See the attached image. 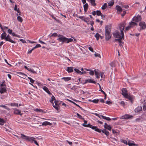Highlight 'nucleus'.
Wrapping results in <instances>:
<instances>
[{
    "label": "nucleus",
    "mask_w": 146,
    "mask_h": 146,
    "mask_svg": "<svg viewBox=\"0 0 146 146\" xmlns=\"http://www.w3.org/2000/svg\"><path fill=\"white\" fill-rule=\"evenodd\" d=\"M126 24L125 22H122L119 25V28L120 31V33L118 31H116L113 34V36L117 39H123L124 34L123 31L125 26Z\"/></svg>",
    "instance_id": "nucleus-1"
},
{
    "label": "nucleus",
    "mask_w": 146,
    "mask_h": 146,
    "mask_svg": "<svg viewBox=\"0 0 146 146\" xmlns=\"http://www.w3.org/2000/svg\"><path fill=\"white\" fill-rule=\"evenodd\" d=\"M58 36L59 38L57 39V40L60 42H62V44L64 43H68L70 42H72L73 41V39L71 38H68L64 36L63 35H59Z\"/></svg>",
    "instance_id": "nucleus-2"
},
{
    "label": "nucleus",
    "mask_w": 146,
    "mask_h": 146,
    "mask_svg": "<svg viewBox=\"0 0 146 146\" xmlns=\"http://www.w3.org/2000/svg\"><path fill=\"white\" fill-rule=\"evenodd\" d=\"M111 26L110 25H107L105 27V38L107 41L109 40L111 38Z\"/></svg>",
    "instance_id": "nucleus-3"
},
{
    "label": "nucleus",
    "mask_w": 146,
    "mask_h": 146,
    "mask_svg": "<svg viewBox=\"0 0 146 146\" xmlns=\"http://www.w3.org/2000/svg\"><path fill=\"white\" fill-rule=\"evenodd\" d=\"M140 27V30L145 29L146 28V25L144 21H141L139 24Z\"/></svg>",
    "instance_id": "nucleus-4"
},
{
    "label": "nucleus",
    "mask_w": 146,
    "mask_h": 146,
    "mask_svg": "<svg viewBox=\"0 0 146 146\" xmlns=\"http://www.w3.org/2000/svg\"><path fill=\"white\" fill-rule=\"evenodd\" d=\"M142 18L140 15H138L137 16H135L132 19L133 21L135 22H139L141 21V20Z\"/></svg>",
    "instance_id": "nucleus-5"
},
{
    "label": "nucleus",
    "mask_w": 146,
    "mask_h": 146,
    "mask_svg": "<svg viewBox=\"0 0 146 146\" xmlns=\"http://www.w3.org/2000/svg\"><path fill=\"white\" fill-rule=\"evenodd\" d=\"M14 111L13 113L14 114L16 115H23V113H21V111L19 110L17 108L13 109Z\"/></svg>",
    "instance_id": "nucleus-6"
},
{
    "label": "nucleus",
    "mask_w": 146,
    "mask_h": 146,
    "mask_svg": "<svg viewBox=\"0 0 146 146\" xmlns=\"http://www.w3.org/2000/svg\"><path fill=\"white\" fill-rule=\"evenodd\" d=\"M122 93L121 94L124 97L126 96H127L128 95L127 93V90L126 88H123L121 90Z\"/></svg>",
    "instance_id": "nucleus-7"
},
{
    "label": "nucleus",
    "mask_w": 146,
    "mask_h": 146,
    "mask_svg": "<svg viewBox=\"0 0 146 146\" xmlns=\"http://www.w3.org/2000/svg\"><path fill=\"white\" fill-rule=\"evenodd\" d=\"M82 125L85 127H89L90 128H91L93 130H95V129H96V126H92L89 123L88 125H86L85 124H83Z\"/></svg>",
    "instance_id": "nucleus-8"
},
{
    "label": "nucleus",
    "mask_w": 146,
    "mask_h": 146,
    "mask_svg": "<svg viewBox=\"0 0 146 146\" xmlns=\"http://www.w3.org/2000/svg\"><path fill=\"white\" fill-rule=\"evenodd\" d=\"M17 73L19 75V76L20 77H21L23 78H25L27 77V75L21 72H17Z\"/></svg>",
    "instance_id": "nucleus-9"
},
{
    "label": "nucleus",
    "mask_w": 146,
    "mask_h": 146,
    "mask_svg": "<svg viewBox=\"0 0 146 146\" xmlns=\"http://www.w3.org/2000/svg\"><path fill=\"white\" fill-rule=\"evenodd\" d=\"M128 145L129 146H138V144H136L134 143V142L133 141H131L129 140L128 141Z\"/></svg>",
    "instance_id": "nucleus-10"
},
{
    "label": "nucleus",
    "mask_w": 146,
    "mask_h": 146,
    "mask_svg": "<svg viewBox=\"0 0 146 146\" xmlns=\"http://www.w3.org/2000/svg\"><path fill=\"white\" fill-rule=\"evenodd\" d=\"M87 83H93L95 84L96 82L94 81L93 79H88L85 80L84 84H86Z\"/></svg>",
    "instance_id": "nucleus-11"
},
{
    "label": "nucleus",
    "mask_w": 146,
    "mask_h": 146,
    "mask_svg": "<svg viewBox=\"0 0 146 146\" xmlns=\"http://www.w3.org/2000/svg\"><path fill=\"white\" fill-rule=\"evenodd\" d=\"M96 15H97L99 16H100L101 17V18L103 19H104L105 15H104V17L103 18V15L102 14L101 12L100 11L97 10L96 11Z\"/></svg>",
    "instance_id": "nucleus-12"
},
{
    "label": "nucleus",
    "mask_w": 146,
    "mask_h": 146,
    "mask_svg": "<svg viewBox=\"0 0 146 146\" xmlns=\"http://www.w3.org/2000/svg\"><path fill=\"white\" fill-rule=\"evenodd\" d=\"M133 116L132 115H129L128 114H126L124 116H122L121 119H127L130 118L131 117H132Z\"/></svg>",
    "instance_id": "nucleus-13"
},
{
    "label": "nucleus",
    "mask_w": 146,
    "mask_h": 146,
    "mask_svg": "<svg viewBox=\"0 0 146 146\" xmlns=\"http://www.w3.org/2000/svg\"><path fill=\"white\" fill-rule=\"evenodd\" d=\"M125 98L128 99L129 100L131 103H133V96L127 95V96H126Z\"/></svg>",
    "instance_id": "nucleus-14"
},
{
    "label": "nucleus",
    "mask_w": 146,
    "mask_h": 146,
    "mask_svg": "<svg viewBox=\"0 0 146 146\" xmlns=\"http://www.w3.org/2000/svg\"><path fill=\"white\" fill-rule=\"evenodd\" d=\"M24 67L25 69L31 72L34 74H36V72L34 71L33 69L29 68L26 66H25Z\"/></svg>",
    "instance_id": "nucleus-15"
},
{
    "label": "nucleus",
    "mask_w": 146,
    "mask_h": 146,
    "mask_svg": "<svg viewBox=\"0 0 146 146\" xmlns=\"http://www.w3.org/2000/svg\"><path fill=\"white\" fill-rule=\"evenodd\" d=\"M7 91L6 89V87H1L0 88V93L1 94H3L4 93L6 92Z\"/></svg>",
    "instance_id": "nucleus-16"
},
{
    "label": "nucleus",
    "mask_w": 146,
    "mask_h": 146,
    "mask_svg": "<svg viewBox=\"0 0 146 146\" xmlns=\"http://www.w3.org/2000/svg\"><path fill=\"white\" fill-rule=\"evenodd\" d=\"M49 95L52 94L50 92L48 88L45 86H44L42 88Z\"/></svg>",
    "instance_id": "nucleus-17"
},
{
    "label": "nucleus",
    "mask_w": 146,
    "mask_h": 146,
    "mask_svg": "<svg viewBox=\"0 0 146 146\" xmlns=\"http://www.w3.org/2000/svg\"><path fill=\"white\" fill-rule=\"evenodd\" d=\"M122 39L120 40V39H115L114 40L115 41H118L119 43V46H123V42H122L121 40Z\"/></svg>",
    "instance_id": "nucleus-18"
},
{
    "label": "nucleus",
    "mask_w": 146,
    "mask_h": 146,
    "mask_svg": "<svg viewBox=\"0 0 146 146\" xmlns=\"http://www.w3.org/2000/svg\"><path fill=\"white\" fill-rule=\"evenodd\" d=\"M3 31L4 32L3 33H2L1 35V39H5V38H6V36H7V34L5 32H4L3 30Z\"/></svg>",
    "instance_id": "nucleus-19"
},
{
    "label": "nucleus",
    "mask_w": 146,
    "mask_h": 146,
    "mask_svg": "<svg viewBox=\"0 0 146 146\" xmlns=\"http://www.w3.org/2000/svg\"><path fill=\"white\" fill-rule=\"evenodd\" d=\"M21 138L24 139L28 140V139L29 137V136H26L25 135L23 134H21Z\"/></svg>",
    "instance_id": "nucleus-20"
},
{
    "label": "nucleus",
    "mask_w": 146,
    "mask_h": 146,
    "mask_svg": "<svg viewBox=\"0 0 146 146\" xmlns=\"http://www.w3.org/2000/svg\"><path fill=\"white\" fill-rule=\"evenodd\" d=\"M52 124L48 121H44L42 123V126H46L47 125H51Z\"/></svg>",
    "instance_id": "nucleus-21"
},
{
    "label": "nucleus",
    "mask_w": 146,
    "mask_h": 146,
    "mask_svg": "<svg viewBox=\"0 0 146 146\" xmlns=\"http://www.w3.org/2000/svg\"><path fill=\"white\" fill-rule=\"evenodd\" d=\"M98 70L95 69L94 70V71L95 72V75L96 76V78H100V74L97 71Z\"/></svg>",
    "instance_id": "nucleus-22"
},
{
    "label": "nucleus",
    "mask_w": 146,
    "mask_h": 146,
    "mask_svg": "<svg viewBox=\"0 0 146 146\" xmlns=\"http://www.w3.org/2000/svg\"><path fill=\"white\" fill-rule=\"evenodd\" d=\"M5 40L6 41H8L12 43H15V41L13 40H12L11 39V38L6 37V38H5Z\"/></svg>",
    "instance_id": "nucleus-23"
},
{
    "label": "nucleus",
    "mask_w": 146,
    "mask_h": 146,
    "mask_svg": "<svg viewBox=\"0 0 146 146\" xmlns=\"http://www.w3.org/2000/svg\"><path fill=\"white\" fill-rule=\"evenodd\" d=\"M101 131L103 133H104L107 136H108L109 135V132L108 131L106 130V129L102 130Z\"/></svg>",
    "instance_id": "nucleus-24"
},
{
    "label": "nucleus",
    "mask_w": 146,
    "mask_h": 146,
    "mask_svg": "<svg viewBox=\"0 0 146 146\" xmlns=\"http://www.w3.org/2000/svg\"><path fill=\"white\" fill-rule=\"evenodd\" d=\"M35 139V138L33 137H29L28 141L31 143H33V142L34 140Z\"/></svg>",
    "instance_id": "nucleus-25"
},
{
    "label": "nucleus",
    "mask_w": 146,
    "mask_h": 146,
    "mask_svg": "<svg viewBox=\"0 0 146 146\" xmlns=\"http://www.w3.org/2000/svg\"><path fill=\"white\" fill-rule=\"evenodd\" d=\"M66 70L68 72H73V67H67V69H66Z\"/></svg>",
    "instance_id": "nucleus-26"
},
{
    "label": "nucleus",
    "mask_w": 146,
    "mask_h": 146,
    "mask_svg": "<svg viewBox=\"0 0 146 146\" xmlns=\"http://www.w3.org/2000/svg\"><path fill=\"white\" fill-rule=\"evenodd\" d=\"M88 8V3H86L84 5V10L85 12L87 11Z\"/></svg>",
    "instance_id": "nucleus-27"
},
{
    "label": "nucleus",
    "mask_w": 146,
    "mask_h": 146,
    "mask_svg": "<svg viewBox=\"0 0 146 146\" xmlns=\"http://www.w3.org/2000/svg\"><path fill=\"white\" fill-rule=\"evenodd\" d=\"M129 25L131 27H133L134 26L137 25V24L135 22L131 21L129 23Z\"/></svg>",
    "instance_id": "nucleus-28"
},
{
    "label": "nucleus",
    "mask_w": 146,
    "mask_h": 146,
    "mask_svg": "<svg viewBox=\"0 0 146 146\" xmlns=\"http://www.w3.org/2000/svg\"><path fill=\"white\" fill-rule=\"evenodd\" d=\"M34 111H35L37 112H44L45 113V112H44V110H43L41 109H38V108H36L35 109H34Z\"/></svg>",
    "instance_id": "nucleus-29"
},
{
    "label": "nucleus",
    "mask_w": 146,
    "mask_h": 146,
    "mask_svg": "<svg viewBox=\"0 0 146 146\" xmlns=\"http://www.w3.org/2000/svg\"><path fill=\"white\" fill-rule=\"evenodd\" d=\"M62 80H64L65 81H67L71 80V78L69 77H63L61 78Z\"/></svg>",
    "instance_id": "nucleus-30"
},
{
    "label": "nucleus",
    "mask_w": 146,
    "mask_h": 146,
    "mask_svg": "<svg viewBox=\"0 0 146 146\" xmlns=\"http://www.w3.org/2000/svg\"><path fill=\"white\" fill-rule=\"evenodd\" d=\"M116 9L118 11L121 12L122 11V9L121 7L119 5H117L116 6Z\"/></svg>",
    "instance_id": "nucleus-31"
},
{
    "label": "nucleus",
    "mask_w": 146,
    "mask_h": 146,
    "mask_svg": "<svg viewBox=\"0 0 146 146\" xmlns=\"http://www.w3.org/2000/svg\"><path fill=\"white\" fill-rule=\"evenodd\" d=\"M55 97L53 96H52V97H51V99L50 100V102L53 104H54V103L53 102V100H55Z\"/></svg>",
    "instance_id": "nucleus-32"
},
{
    "label": "nucleus",
    "mask_w": 146,
    "mask_h": 146,
    "mask_svg": "<svg viewBox=\"0 0 146 146\" xmlns=\"http://www.w3.org/2000/svg\"><path fill=\"white\" fill-rule=\"evenodd\" d=\"M89 101H90L91 102H93L94 103H98V102H99V99H94L92 100H89Z\"/></svg>",
    "instance_id": "nucleus-33"
},
{
    "label": "nucleus",
    "mask_w": 146,
    "mask_h": 146,
    "mask_svg": "<svg viewBox=\"0 0 146 146\" xmlns=\"http://www.w3.org/2000/svg\"><path fill=\"white\" fill-rule=\"evenodd\" d=\"M14 10L15 11H17L18 13L19 12V8H17V6L16 5H15L14 7Z\"/></svg>",
    "instance_id": "nucleus-34"
},
{
    "label": "nucleus",
    "mask_w": 146,
    "mask_h": 146,
    "mask_svg": "<svg viewBox=\"0 0 146 146\" xmlns=\"http://www.w3.org/2000/svg\"><path fill=\"white\" fill-rule=\"evenodd\" d=\"M95 36L96 37L97 40H98L99 39V37L100 36V35L99 33H97L95 35Z\"/></svg>",
    "instance_id": "nucleus-35"
},
{
    "label": "nucleus",
    "mask_w": 146,
    "mask_h": 146,
    "mask_svg": "<svg viewBox=\"0 0 146 146\" xmlns=\"http://www.w3.org/2000/svg\"><path fill=\"white\" fill-rule=\"evenodd\" d=\"M107 7V4L106 3H105L104 4V5H102V10L105 9Z\"/></svg>",
    "instance_id": "nucleus-36"
},
{
    "label": "nucleus",
    "mask_w": 146,
    "mask_h": 146,
    "mask_svg": "<svg viewBox=\"0 0 146 146\" xmlns=\"http://www.w3.org/2000/svg\"><path fill=\"white\" fill-rule=\"evenodd\" d=\"M0 107H2L4 108L7 109V110L9 111L10 110V109L8 108L7 106L3 105H1L0 106Z\"/></svg>",
    "instance_id": "nucleus-37"
},
{
    "label": "nucleus",
    "mask_w": 146,
    "mask_h": 146,
    "mask_svg": "<svg viewBox=\"0 0 146 146\" xmlns=\"http://www.w3.org/2000/svg\"><path fill=\"white\" fill-rule=\"evenodd\" d=\"M105 128L109 130H111V127L110 125H108L106 127L105 126Z\"/></svg>",
    "instance_id": "nucleus-38"
},
{
    "label": "nucleus",
    "mask_w": 146,
    "mask_h": 146,
    "mask_svg": "<svg viewBox=\"0 0 146 146\" xmlns=\"http://www.w3.org/2000/svg\"><path fill=\"white\" fill-rule=\"evenodd\" d=\"M114 3V1L113 0H112L109 3H108V5L109 6H111L113 5Z\"/></svg>",
    "instance_id": "nucleus-39"
},
{
    "label": "nucleus",
    "mask_w": 146,
    "mask_h": 146,
    "mask_svg": "<svg viewBox=\"0 0 146 146\" xmlns=\"http://www.w3.org/2000/svg\"><path fill=\"white\" fill-rule=\"evenodd\" d=\"M11 106H16L18 107V104L17 103H11L10 104Z\"/></svg>",
    "instance_id": "nucleus-40"
},
{
    "label": "nucleus",
    "mask_w": 146,
    "mask_h": 146,
    "mask_svg": "<svg viewBox=\"0 0 146 146\" xmlns=\"http://www.w3.org/2000/svg\"><path fill=\"white\" fill-rule=\"evenodd\" d=\"M119 103L121 106L123 107L125 106V104L124 102L122 101H121L120 102H119Z\"/></svg>",
    "instance_id": "nucleus-41"
},
{
    "label": "nucleus",
    "mask_w": 146,
    "mask_h": 146,
    "mask_svg": "<svg viewBox=\"0 0 146 146\" xmlns=\"http://www.w3.org/2000/svg\"><path fill=\"white\" fill-rule=\"evenodd\" d=\"M17 19L19 21L21 22H22L23 21L22 18L20 16H18L17 18Z\"/></svg>",
    "instance_id": "nucleus-42"
},
{
    "label": "nucleus",
    "mask_w": 146,
    "mask_h": 146,
    "mask_svg": "<svg viewBox=\"0 0 146 146\" xmlns=\"http://www.w3.org/2000/svg\"><path fill=\"white\" fill-rule=\"evenodd\" d=\"M74 71L76 72L78 74H81V72L78 69H77L76 68L74 69Z\"/></svg>",
    "instance_id": "nucleus-43"
},
{
    "label": "nucleus",
    "mask_w": 146,
    "mask_h": 146,
    "mask_svg": "<svg viewBox=\"0 0 146 146\" xmlns=\"http://www.w3.org/2000/svg\"><path fill=\"white\" fill-rule=\"evenodd\" d=\"M136 110L137 112L139 111L142 110V107H138L136 109Z\"/></svg>",
    "instance_id": "nucleus-44"
},
{
    "label": "nucleus",
    "mask_w": 146,
    "mask_h": 146,
    "mask_svg": "<svg viewBox=\"0 0 146 146\" xmlns=\"http://www.w3.org/2000/svg\"><path fill=\"white\" fill-rule=\"evenodd\" d=\"M78 17L81 19L82 20L84 21V22H86L85 19H84V18L83 16H79Z\"/></svg>",
    "instance_id": "nucleus-45"
},
{
    "label": "nucleus",
    "mask_w": 146,
    "mask_h": 146,
    "mask_svg": "<svg viewBox=\"0 0 146 146\" xmlns=\"http://www.w3.org/2000/svg\"><path fill=\"white\" fill-rule=\"evenodd\" d=\"M28 78L30 80V82L31 83H34L35 80H33L32 78L29 77H28Z\"/></svg>",
    "instance_id": "nucleus-46"
},
{
    "label": "nucleus",
    "mask_w": 146,
    "mask_h": 146,
    "mask_svg": "<svg viewBox=\"0 0 146 146\" xmlns=\"http://www.w3.org/2000/svg\"><path fill=\"white\" fill-rule=\"evenodd\" d=\"M94 55L96 57H98L100 58H101L100 55L98 53L96 52L94 54Z\"/></svg>",
    "instance_id": "nucleus-47"
},
{
    "label": "nucleus",
    "mask_w": 146,
    "mask_h": 146,
    "mask_svg": "<svg viewBox=\"0 0 146 146\" xmlns=\"http://www.w3.org/2000/svg\"><path fill=\"white\" fill-rule=\"evenodd\" d=\"M76 115H77L79 119H84V118L82 117V116L80 115L79 113H77Z\"/></svg>",
    "instance_id": "nucleus-48"
},
{
    "label": "nucleus",
    "mask_w": 146,
    "mask_h": 146,
    "mask_svg": "<svg viewBox=\"0 0 146 146\" xmlns=\"http://www.w3.org/2000/svg\"><path fill=\"white\" fill-rule=\"evenodd\" d=\"M84 19H85V20L86 21V22H85L86 23L88 24L89 22V18L88 17H86V18H84Z\"/></svg>",
    "instance_id": "nucleus-49"
},
{
    "label": "nucleus",
    "mask_w": 146,
    "mask_h": 146,
    "mask_svg": "<svg viewBox=\"0 0 146 146\" xmlns=\"http://www.w3.org/2000/svg\"><path fill=\"white\" fill-rule=\"evenodd\" d=\"M53 107L55 108L57 110H58L59 109V106H56V105H53Z\"/></svg>",
    "instance_id": "nucleus-50"
},
{
    "label": "nucleus",
    "mask_w": 146,
    "mask_h": 146,
    "mask_svg": "<svg viewBox=\"0 0 146 146\" xmlns=\"http://www.w3.org/2000/svg\"><path fill=\"white\" fill-rule=\"evenodd\" d=\"M54 102L55 105L58 106H59V105L60 104L58 101L55 100Z\"/></svg>",
    "instance_id": "nucleus-51"
},
{
    "label": "nucleus",
    "mask_w": 146,
    "mask_h": 146,
    "mask_svg": "<svg viewBox=\"0 0 146 146\" xmlns=\"http://www.w3.org/2000/svg\"><path fill=\"white\" fill-rule=\"evenodd\" d=\"M121 141L122 143H123L124 144H125L126 145H127L128 144V142L127 143V141L125 140H122V141Z\"/></svg>",
    "instance_id": "nucleus-52"
},
{
    "label": "nucleus",
    "mask_w": 146,
    "mask_h": 146,
    "mask_svg": "<svg viewBox=\"0 0 146 146\" xmlns=\"http://www.w3.org/2000/svg\"><path fill=\"white\" fill-rule=\"evenodd\" d=\"M95 131L98 132L99 133L101 132V129H99L97 127H96V129H95Z\"/></svg>",
    "instance_id": "nucleus-53"
},
{
    "label": "nucleus",
    "mask_w": 146,
    "mask_h": 146,
    "mask_svg": "<svg viewBox=\"0 0 146 146\" xmlns=\"http://www.w3.org/2000/svg\"><path fill=\"white\" fill-rule=\"evenodd\" d=\"M74 104L77 106V107H78L79 108L82 110H85L83 109L79 105L76 104V103H74Z\"/></svg>",
    "instance_id": "nucleus-54"
},
{
    "label": "nucleus",
    "mask_w": 146,
    "mask_h": 146,
    "mask_svg": "<svg viewBox=\"0 0 146 146\" xmlns=\"http://www.w3.org/2000/svg\"><path fill=\"white\" fill-rule=\"evenodd\" d=\"M5 81H4V82H3V83L1 84V87H6V86L5 84L4 83Z\"/></svg>",
    "instance_id": "nucleus-55"
},
{
    "label": "nucleus",
    "mask_w": 146,
    "mask_h": 146,
    "mask_svg": "<svg viewBox=\"0 0 146 146\" xmlns=\"http://www.w3.org/2000/svg\"><path fill=\"white\" fill-rule=\"evenodd\" d=\"M40 47H41V46H40V44H37L33 48H34V49H35L36 48Z\"/></svg>",
    "instance_id": "nucleus-56"
},
{
    "label": "nucleus",
    "mask_w": 146,
    "mask_h": 146,
    "mask_svg": "<svg viewBox=\"0 0 146 146\" xmlns=\"http://www.w3.org/2000/svg\"><path fill=\"white\" fill-rule=\"evenodd\" d=\"M89 71H90V72H89V74L90 75H93L94 74V72L93 70H90Z\"/></svg>",
    "instance_id": "nucleus-57"
},
{
    "label": "nucleus",
    "mask_w": 146,
    "mask_h": 146,
    "mask_svg": "<svg viewBox=\"0 0 146 146\" xmlns=\"http://www.w3.org/2000/svg\"><path fill=\"white\" fill-rule=\"evenodd\" d=\"M34 49H34V48H33L31 50L28 51L27 53V54H31L32 52V51L34 50Z\"/></svg>",
    "instance_id": "nucleus-58"
},
{
    "label": "nucleus",
    "mask_w": 146,
    "mask_h": 146,
    "mask_svg": "<svg viewBox=\"0 0 146 146\" xmlns=\"http://www.w3.org/2000/svg\"><path fill=\"white\" fill-rule=\"evenodd\" d=\"M12 30L11 29H9L8 30V32L10 34H11L12 33Z\"/></svg>",
    "instance_id": "nucleus-59"
},
{
    "label": "nucleus",
    "mask_w": 146,
    "mask_h": 146,
    "mask_svg": "<svg viewBox=\"0 0 146 146\" xmlns=\"http://www.w3.org/2000/svg\"><path fill=\"white\" fill-rule=\"evenodd\" d=\"M89 50L91 52H94V51L93 50V49L91 47H89L88 48Z\"/></svg>",
    "instance_id": "nucleus-60"
},
{
    "label": "nucleus",
    "mask_w": 146,
    "mask_h": 146,
    "mask_svg": "<svg viewBox=\"0 0 146 146\" xmlns=\"http://www.w3.org/2000/svg\"><path fill=\"white\" fill-rule=\"evenodd\" d=\"M131 27H130V25H129V26H127L125 29V31H127L131 28Z\"/></svg>",
    "instance_id": "nucleus-61"
},
{
    "label": "nucleus",
    "mask_w": 146,
    "mask_h": 146,
    "mask_svg": "<svg viewBox=\"0 0 146 146\" xmlns=\"http://www.w3.org/2000/svg\"><path fill=\"white\" fill-rule=\"evenodd\" d=\"M143 107V110H146V103H145Z\"/></svg>",
    "instance_id": "nucleus-62"
},
{
    "label": "nucleus",
    "mask_w": 146,
    "mask_h": 146,
    "mask_svg": "<svg viewBox=\"0 0 146 146\" xmlns=\"http://www.w3.org/2000/svg\"><path fill=\"white\" fill-rule=\"evenodd\" d=\"M67 88H70V89L72 87V86L71 85V84H68L67 86Z\"/></svg>",
    "instance_id": "nucleus-63"
},
{
    "label": "nucleus",
    "mask_w": 146,
    "mask_h": 146,
    "mask_svg": "<svg viewBox=\"0 0 146 146\" xmlns=\"http://www.w3.org/2000/svg\"><path fill=\"white\" fill-rule=\"evenodd\" d=\"M11 129L10 128H9V129H6V131H9L10 132H11Z\"/></svg>",
    "instance_id": "nucleus-64"
}]
</instances>
